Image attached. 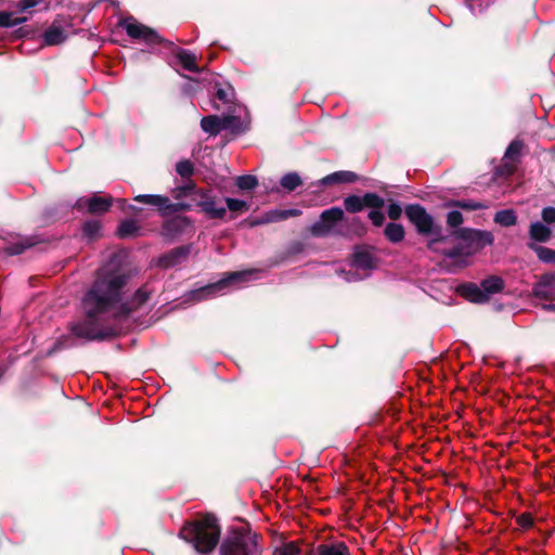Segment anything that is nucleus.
Here are the masks:
<instances>
[{
  "label": "nucleus",
  "mask_w": 555,
  "mask_h": 555,
  "mask_svg": "<svg viewBox=\"0 0 555 555\" xmlns=\"http://www.w3.org/2000/svg\"><path fill=\"white\" fill-rule=\"evenodd\" d=\"M129 276L108 272L96 278L81 299L83 319L70 326L73 333L88 341H104L118 337V322L143 306L151 296L145 286L135 291L131 301L121 302Z\"/></svg>",
  "instance_id": "nucleus-1"
},
{
  "label": "nucleus",
  "mask_w": 555,
  "mask_h": 555,
  "mask_svg": "<svg viewBox=\"0 0 555 555\" xmlns=\"http://www.w3.org/2000/svg\"><path fill=\"white\" fill-rule=\"evenodd\" d=\"M220 534L221 527L212 514L185 522L180 530V537L201 554H210L220 542Z\"/></svg>",
  "instance_id": "nucleus-2"
},
{
  "label": "nucleus",
  "mask_w": 555,
  "mask_h": 555,
  "mask_svg": "<svg viewBox=\"0 0 555 555\" xmlns=\"http://www.w3.org/2000/svg\"><path fill=\"white\" fill-rule=\"evenodd\" d=\"M263 537L249 525L230 528L219 544V555H262Z\"/></svg>",
  "instance_id": "nucleus-3"
},
{
  "label": "nucleus",
  "mask_w": 555,
  "mask_h": 555,
  "mask_svg": "<svg viewBox=\"0 0 555 555\" xmlns=\"http://www.w3.org/2000/svg\"><path fill=\"white\" fill-rule=\"evenodd\" d=\"M120 25L130 38L141 40L147 46L164 44L170 50L175 48L172 41L164 39L154 28L139 23L132 16L121 21Z\"/></svg>",
  "instance_id": "nucleus-4"
},
{
  "label": "nucleus",
  "mask_w": 555,
  "mask_h": 555,
  "mask_svg": "<svg viewBox=\"0 0 555 555\" xmlns=\"http://www.w3.org/2000/svg\"><path fill=\"white\" fill-rule=\"evenodd\" d=\"M255 272V270L230 272L223 279L215 283H210L203 287L192 291L191 298L195 301H202L211 298L216 296L218 293L222 292L229 285L246 281Z\"/></svg>",
  "instance_id": "nucleus-5"
},
{
  "label": "nucleus",
  "mask_w": 555,
  "mask_h": 555,
  "mask_svg": "<svg viewBox=\"0 0 555 555\" xmlns=\"http://www.w3.org/2000/svg\"><path fill=\"white\" fill-rule=\"evenodd\" d=\"M201 128L210 135H217L222 130H231L234 134L243 133L247 128L241 118L234 115H208L201 119Z\"/></svg>",
  "instance_id": "nucleus-6"
},
{
  "label": "nucleus",
  "mask_w": 555,
  "mask_h": 555,
  "mask_svg": "<svg viewBox=\"0 0 555 555\" xmlns=\"http://www.w3.org/2000/svg\"><path fill=\"white\" fill-rule=\"evenodd\" d=\"M133 199L154 207L162 217H168L180 211H189L192 208V205L189 203H172L168 196L159 194H139Z\"/></svg>",
  "instance_id": "nucleus-7"
},
{
  "label": "nucleus",
  "mask_w": 555,
  "mask_h": 555,
  "mask_svg": "<svg viewBox=\"0 0 555 555\" xmlns=\"http://www.w3.org/2000/svg\"><path fill=\"white\" fill-rule=\"evenodd\" d=\"M191 199L210 219H223L227 216V208L218 206V196L211 189L196 186Z\"/></svg>",
  "instance_id": "nucleus-8"
},
{
  "label": "nucleus",
  "mask_w": 555,
  "mask_h": 555,
  "mask_svg": "<svg viewBox=\"0 0 555 555\" xmlns=\"http://www.w3.org/2000/svg\"><path fill=\"white\" fill-rule=\"evenodd\" d=\"M453 236L461 240L469 250L470 256L476 251L494 243V236L490 231L460 228L453 231Z\"/></svg>",
  "instance_id": "nucleus-9"
},
{
  "label": "nucleus",
  "mask_w": 555,
  "mask_h": 555,
  "mask_svg": "<svg viewBox=\"0 0 555 555\" xmlns=\"http://www.w3.org/2000/svg\"><path fill=\"white\" fill-rule=\"evenodd\" d=\"M404 214L420 235L429 236L430 233L439 232L433 216L428 214L421 204L406 205L404 207Z\"/></svg>",
  "instance_id": "nucleus-10"
},
{
  "label": "nucleus",
  "mask_w": 555,
  "mask_h": 555,
  "mask_svg": "<svg viewBox=\"0 0 555 555\" xmlns=\"http://www.w3.org/2000/svg\"><path fill=\"white\" fill-rule=\"evenodd\" d=\"M385 206V199L376 193L367 192L363 196L348 195L344 198V208L349 214L362 211L365 207L382 209Z\"/></svg>",
  "instance_id": "nucleus-11"
},
{
  "label": "nucleus",
  "mask_w": 555,
  "mask_h": 555,
  "mask_svg": "<svg viewBox=\"0 0 555 555\" xmlns=\"http://www.w3.org/2000/svg\"><path fill=\"white\" fill-rule=\"evenodd\" d=\"M344 210L340 207H332L321 212L320 219L310 228V233L314 237L326 236L332 229L344 219Z\"/></svg>",
  "instance_id": "nucleus-12"
},
{
  "label": "nucleus",
  "mask_w": 555,
  "mask_h": 555,
  "mask_svg": "<svg viewBox=\"0 0 555 555\" xmlns=\"http://www.w3.org/2000/svg\"><path fill=\"white\" fill-rule=\"evenodd\" d=\"M113 204V197L92 195L90 197H80L76 201L74 208L77 210L87 209L90 215H102L109 210Z\"/></svg>",
  "instance_id": "nucleus-13"
},
{
  "label": "nucleus",
  "mask_w": 555,
  "mask_h": 555,
  "mask_svg": "<svg viewBox=\"0 0 555 555\" xmlns=\"http://www.w3.org/2000/svg\"><path fill=\"white\" fill-rule=\"evenodd\" d=\"M192 251V244L181 245L163 254L157 259V266L162 269H170L188 260Z\"/></svg>",
  "instance_id": "nucleus-14"
},
{
  "label": "nucleus",
  "mask_w": 555,
  "mask_h": 555,
  "mask_svg": "<svg viewBox=\"0 0 555 555\" xmlns=\"http://www.w3.org/2000/svg\"><path fill=\"white\" fill-rule=\"evenodd\" d=\"M191 221L186 216H173L167 218L162 225L160 234L163 237L172 240L182 233L190 227Z\"/></svg>",
  "instance_id": "nucleus-15"
},
{
  "label": "nucleus",
  "mask_w": 555,
  "mask_h": 555,
  "mask_svg": "<svg viewBox=\"0 0 555 555\" xmlns=\"http://www.w3.org/2000/svg\"><path fill=\"white\" fill-rule=\"evenodd\" d=\"M39 2H21L16 12L0 11V27L9 28L25 23L27 16H17V13H25Z\"/></svg>",
  "instance_id": "nucleus-16"
},
{
  "label": "nucleus",
  "mask_w": 555,
  "mask_h": 555,
  "mask_svg": "<svg viewBox=\"0 0 555 555\" xmlns=\"http://www.w3.org/2000/svg\"><path fill=\"white\" fill-rule=\"evenodd\" d=\"M457 294L461 297L474 304L488 302V295L485 292H482L480 286L473 282H467L459 285Z\"/></svg>",
  "instance_id": "nucleus-17"
},
{
  "label": "nucleus",
  "mask_w": 555,
  "mask_h": 555,
  "mask_svg": "<svg viewBox=\"0 0 555 555\" xmlns=\"http://www.w3.org/2000/svg\"><path fill=\"white\" fill-rule=\"evenodd\" d=\"M307 555H351L349 547L343 541L321 543L312 547Z\"/></svg>",
  "instance_id": "nucleus-18"
},
{
  "label": "nucleus",
  "mask_w": 555,
  "mask_h": 555,
  "mask_svg": "<svg viewBox=\"0 0 555 555\" xmlns=\"http://www.w3.org/2000/svg\"><path fill=\"white\" fill-rule=\"evenodd\" d=\"M300 215H301V210L296 209V208L274 209V210H270V211L266 212L261 219L253 221L251 225L255 227V225L269 223V222H279V221L286 220L291 217H298Z\"/></svg>",
  "instance_id": "nucleus-19"
},
{
  "label": "nucleus",
  "mask_w": 555,
  "mask_h": 555,
  "mask_svg": "<svg viewBox=\"0 0 555 555\" xmlns=\"http://www.w3.org/2000/svg\"><path fill=\"white\" fill-rule=\"evenodd\" d=\"M358 180L359 176L356 172L349 170H340L323 177L319 183L323 186H328L333 184L353 183Z\"/></svg>",
  "instance_id": "nucleus-20"
},
{
  "label": "nucleus",
  "mask_w": 555,
  "mask_h": 555,
  "mask_svg": "<svg viewBox=\"0 0 555 555\" xmlns=\"http://www.w3.org/2000/svg\"><path fill=\"white\" fill-rule=\"evenodd\" d=\"M42 43L47 47L64 43L68 38V33L56 26L50 25L42 34Z\"/></svg>",
  "instance_id": "nucleus-21"
},
{
  "label": "nucleus",
  "mask_w": 555,
  "mask_h": 555,
  "mask_svg": "<svg viewBox=\"0 0 555 555\" xmlns=\"http://www.w3.org/2000/svg\"><path fill=\"white\" fill-rule=\"evenodd\" d=\"M480 287L488 295L489 300L491 295L503 292L505 282L499 275H490L480 282Z\"/></svg>",
  "instance_id": "nucleus-22"
},
{
  "label": "nucleus",
  "mask_w": 555,
  "mask_h": 555,
  "mask_svg": "<svg viewBox=\"0 0 555 555\" xmlns=\"http://www.w3.org/2000/svg\"><path fill=\"white\" fill-rule=\"evenodd\" d=\"M552 231L551 229L540 222H532L529 228V236L531 240L539 242V243H545L551 238Z\"/></svg>",
  "instance_id": "nucleus-23"
},
{
  "label": "nucleus",
  "mask_w": 555,
  "mask_h": 555,
  "mask_svg": "<svg viewBox=\"0 0 555 555\" xmlns=\"http://www.w3.org/2000/svg\"><path fill=\"white\" fill-rule=\"evenodd\" d=\"M79 321L77 322H74L75 323H78ZM73 325V323H70L68 325V330L70 331V334L68 335H63L61 336L54 344L53 346L48 350L47 352V356L48 357H51L52 354H54L55 352L62 350V349H66V348H72V347H75L76 346V343H75V338H79L78 336H76L73 331L70 330V326Z\"/></svg>",
  "instance_id": "nucleus-24"
},
{
  "label": "nucleus",
  "mask_w": 555,
  "mask_h": 555,
  "mask_svg": "<svg viewBox=\"0 0 555 555\" xmlns=\"http://www.w3.org/2000/svg\"><path fill=\"white\" fill-rule=\"evenodd\" d=\"M139 233L140 227L138 225V222L132 219L121 221L116 231L117 236L122 240L135 237Z\"/></svg>",
  "instance_id": "nucleus-25"
},
{
  "label": "nucleus",
  "mask_w": 555,
  "mask_h": 555,
  "mask_svg": "<svg viewBox=\"0 0 555 555\" xmlns=\"http://www.w3.org/2000/svg\"><path fill=\"white\" fill-rule=\"evenodd\" d=\"M385 237L392 244H398L403 241L405 230L402 224L397 222H389L384 229Z\"/></svg>",
  "instance_id": "nucleus-26"
},
{
  "label": "nucleus",
  "mask_w": 555,
  "mask_h": 555,
  "mask_svg": "<svg viewBox=\"0 0 555 555\" xmlns=\"http://www.w3.org/2000/svg\"><path fill=\"white\" fill-rule=\"evenodd\" d=\"M38 241L35 237H25L18 242L11 243L5 246L4 251L9 256H16L23 254L28 248L35 246Z\"/></svg>",
  "instance_id": "nucleus-27"
},
{
  "label": "nucleus",
  "mask_w": 555,
  "mask_h": 555,
  "mask_svg": "<svg viewBox=\"0 0 555 555\" xmlns=\"http://www.w3.org/2000/svg\"><path fill=\"white\" fill-rule=\"evenodd\" d=\"M353 264L359 269H373L376 267V258L366 250H358L353 254Z\"/></svg>",
  "instance_id": "nucleus-28"
},
{
  "label": "nucleus",
  "mask_w": 555,
  "mask_h": 555,
  "mask_svg": "<svg viewBox=\"0 0 555 555\" xmlns=\"http://www.w3.org/2000/svg\"><path fill=\"white\" fill-rule=\"evenodd\" d=\"M177 57L182 67L192 73H199V67L196 64V56L188 50L178 49Z\"/></svg>",
  "instance_id": "nucleus-29"
},
{
  "label": "nucleus",
  "mask_w": 555,
  "mask_h": 555,
  "mask_svg": "<svg viewBox=\"0 0 555 555\" xmlns=\"http://www.w3.org/2000/svg\"><path fill=\"white\" fill-rule=\"evenodd\" d=\"M493 220L502 227H512L517 223V215L514 209H503L495 212Z\"/></svg>",
  "instance_id": "nucleus-30"
},
{
  "label": "nucleus",
  "mask_w": 555,
  "mask_h": 555,
  "mask_svg": "<svg viewBox=\"0 0 555 555\" xmlns=\"http://www.w3.org/2000/svg\"><path fill=\"white\" fill-rule=\"evenodd\" d=\"M528 247L537 254L540 261L544 263H555V249L534 243L528 244Z\"/></svg>",
  "instance_id": "nucleus-31"
},
{
  "label": "nucleus",
  "mask_w": 555,
  "mask_h": 555,
  "mask_svg": "<svg viewBox=\"0 0 555 555\" xmlns=\"http://www.w3.org/2000/svg\"><path fill=\"white\" fill-rule=\"evenodd\" d=\"M447 206L461 208L463 210L472 211V210H481L486 209L488 206L481 202H475L472 199H453L450 201Z\"/></svg>",
  "instance_id": "nucleus-32"
},
{
  "label": "nucleus",
  "mask_w": 555,
  "mask_h": 555,
  "mask_svg": "<svg viewBox=\"0 0 555 555\" xmlns=\"http://www.w3.org/2000/svg\"><path fill=\"white\" fill-rule=\"evenodd\" d=\"M224 201L227 204V208L231 212L229 217L230 220L235 219V214L247 211L249 208L248 204L242 199L225 197Z\"/></svg>",
  "instance_id": "nucleus-33"
},
{
  "label": "nucleus",
  "mask_w": 555,
  "mask_h": 555,
  "mask_svg": "<svg viewBox=\"0 0 555 555\" xmlns=\"http://www.w3.org/2000/svg\"><path fill=\"white\" fill-rule=\"evenodd\" d=\"M280 184L283 189L292 192L302 184V180L297 172H288L281 178Z\"/></svg>",
  "instance_id": "nucleus-34"
},
{
  "label": "nucleus",
  "mask_w": 555,
  "mask_h": 555,
  "mask_svg": "<svg viewBox=\"0 0 555 555\" xmlns=\"http://www.w3.org/2000/svg\"><path fill=\"white\" fill-rule=\"evenodd\" d=\"M524 145L525 144L521 140H513L505 151L504 158H506L509 162H518Z\"/></svg>",
  "instance_id": "nucleus-35"
},
{
  "label": "nucleus",
  "mask_w": 555,
  "mask_h": 555,
  "mask_svg": "<svg viewBox=\"0 0 555 555\" xmlns=\"http://www.w3.org/2000/svg\"><path fill=\"white\" fill-rule=\"evenodd\" d=\"M196 184L189 180L185 184L181 186H177L172 191V197L177 201L182 199L183 197H192L193 193L195 192Z\"/></svg>",
  "instance_id": "nucleus-36"
},
{
  "label": "nucleus",
  "mask_w": 555,
  "mask_h": 555,
  "mask_svg": "<svg viewBox=\"0 0 555 555\" xmlns=\"http://www.w3.org/2000/svg\"><path fill=\"white\" fill-rule=\"evenodd\" d=\"M235 184L240 190L250 191L258 185V179L251 175H244L236 178Z\"/></svg>",
  "instance_id": "nucleus-37"
},
{
  "label": "nucleus",
  "mask_w": 555,
  "mask_h": 555,
  "mask_svg": "<svg viewBox=\"0 0 555 555\" xmlns=\"http://www.w3.org/2000/svg\"><path fill=\"white\" fill-rule=\"evenodd\" d=\"M101 223L95 220L86 221L82 225V233L89 240H94L100 235Z\"/></svg>",
  "instance_id": "nucleus-38"
},
{
  "label": "nucleus",
  "mask_w": 555,
  "mask_h": 555,
  "mask_svg": "<svg viewBox=\"0 0 555 555\" xmlns=\"http://www.w3.org/2000/svg\"><path fill=\"white\" fill-rule=\"evenodd\" d=\"M441 254L450 259L470 256L469 250L467 249V247H465L463 242L457 244L453 248L442 250Z\"/></svg>",
  "instance_id": "nucleus-39"
},
{
  "label": "nucleus",
  "mask_w": 555,
  "mask_h": 555,
  "mask_svg": "<svg viewBox=\"0 0 555 555\" xmlns=\"http://www.w3.org/2000/svg\"><path fill=\"white\" fill-rule=\"evenodd\" d=\"M271 555H300V548L292 541L275 547Z\"/></svg>",
  "instance_id": "nucleus-40"
},
{
  "label": "nucleus",
  "mask_w": 555,
  "mask_h": 555,
  "mask_svg": "<svg viewBox=\"0 0 555 555\" xmlns=\"http://www.w3.org/2000/svg\"><path fill=\"white\" fill-rule=\"evenodd\" d=\"M216 98L224 104H230L234 100V90L231 87L222 88L216 83Z\"/></svg>",
  "instance_id": "nucleus-41"
},
{
  "label": "nucleus",
  "mask_w": 555,
  "mask_h": 555,
  "mask_svg": "<svg viewBox=\"0 0 555 555\" xmlns=\"http://www.w3.org/2000/svg\"><path fill=\"white\" fill-rule=\"evenodd\" d=\"M176 171L180 177L189 179L194 173V165L189 159L180 160L176 165Z\"/></svg>",
  "instance_id": "nucleus-42"
},
{
  "label": "nucleus",
  "mask_w": 555,
  "mask_h": 555,
  "mask_svg": "<svg viewBox=\"0 0 555 555\" xmlns=\"http://www.w3.org/2000/svg\"><path fill=\"white\" fill-rule=\"evenodd\" d=\"M51 25L68 33L73 27V17L70 15L57 14Z\"/></svg>",
  "instance_id": "nucleus-43"
},
{
  "label": "nucleus",
  "mask_w": 555,
  "mask_h": 555,
  "mask_svg": "<svg viewBox=\"0 0 555 555\" xmlns=\"http://www.w3.org/2000/svg\"><path fill=\"white\" fill-rule=\"evenodd\" d=\"M402 211H403V209L399 203H397L395 201H389V204L387 207V215L390 220H392V221L399 220L402 216Z\"/></svg>",
  "instance_id": "nucleus-44"
},
{
  "label": "nucleus",
  "mask_w": 555,
  "mask_h": 555,
  "mask_svg": "<svg viewBox=\"0 0 555 555\" xmlns=\"http://www.w3.org/2000/svg\"><path fill=\"white\" fill-rule=\"evenodd\" d=\"M463 223V215L459 210H451L447 215V224L450 228H457Z\"/></svg>",
  "instance_id": "nucleus-45"
},
{
  "label": "nucleus",
  "mask_w": 555,
  "mask_h": 555,
  "mask_svg": "<svg viewBox=\"0 0 555 555\" xmlns=\"http://www.w3.org/2000/svg\"><path fill=\"white\" fill-rule=\"evenodd\" d=\"M516 522L522 529L528 530L533 527L534 520L530 513H522L516 517Z\"/></svg>",
  "instance_id": "nucleus-46"
},
{
  "label": "nucleus",
  "mask_w": 555,
  "mask_h": 555,
  "mask_svg": "<svg viewBox=\"0 0 555 555\" xmlns=\"http://www.w3.org/2000/svg\"><path fill=\"white\" fill-rule=\"evenodd\" d=\"M367 217L372 221V224L375 227H382L385 222V215L380 211V209L371 208Z\"/></svg>",
  "instance_id": "nucleus-47"
},
{
  "label": "nucleus",
  "mask_w": 555,
  "mask_h": 555,
  "mask_svg": "<svg viewBox=\"0 0 555 555\" xmlns=\"http://www.w3.org/2000/svg\"><path fill=\"white\" fill-rule=\"evenodd\" d=\"M541 218H542L543 222L546 224L555 223V207H553V206L544 207L541 211Z\"/></svg>",
  "instance_id": "nucleus-48"
},
{
  "label": "nucleus",
  "mask_w": 555,
  "mask_h": 555,
  "mask_svg": "<svg viewBox=\"0 0 555 555\" xmlns=\"http://www.w3.org/2000/svg\"><path fill=\"white\" fill-rule=\"evenodd\" d=\"M533 295L537 298L548 300L552 298L551 292L546 288L545 285L539 284L533 288Z\"/></svg>",
  "instance_id": "nucleus-49"
},
{
  "label": "nucleus",
  "mask_w": 555,
  "mask_h": 555,
  "mask_svg": "<svg viewBox=\"0 0 555 555\" xmlns=\"http://www.w3.org/2000/svg\"><path fill=\"white\" fill-rule=\"evenodd\" d=\"M437 228L439 229V232L430 233L429 236H431V238H439V243L446 242L447 236L442 234V227L437 224Z\"/></svg>",
  "instance_id": "nucleus-50"
},
{
  "label": "nucleus",
  "mask_w": 555,
  "mask_h": 555,
  "mask_svg": "<svg viewBox=\"0 0 555 555\" xmlns=\"http://www.w3.org/2000/svg\"><path fill=\"white\" fill-rule=\"evenodd\" d=\"M439 243V238H430L427 241L426 247L429 250L438 251L437 244Z\"/></svg>",
  "instance_id": "nucleus-51"
},
{
  "label": "nucleus",
  "mask_w": 555,
  "mask_h": 555,
  "mask_svg": "<svg viewBox=\"0 0 555 555\" xmlns=\"http://www.w3.org/2000/svg\"><path fill=\"white\" fill-rule=\"evenodd\" d=\"M31 33L30 29H28V27H21L16 30V37L17 38H23V37H27L29 36Z\"/></svg>",
  "instance_id": "nucleus-52"
},
{
  "label": "nucleus",
  "mask_w": 555,
  "mask_h": 555,
  "mask_svg": "<svg viewBox=\"0 0 555 555\" xmlns=\"http://www.w3.org/2000/svg\"><path fill=\"white\" fill-rule=\"evenodd\" d=\"M544 308L548 311L555 312V305H553V304L545 305Z\"/></svg>",
  "instance_id": "nucleus-53"
},
{
  "label": "nucleus",
  "mask_w": 555,
  "mask_h": 555,
  "mask_svg": "<svg viewBox=\"0 0 555 555\" xmlns=\"http://www.w3.org/2000/svg\"><path fill=\"white\" fill-rule=\"evenodd\" d=\"M129 208L133 211V212H139L141 209L137 206H133V205H130Z\"/></svg>",
  "instance_id": "nucleus-54"
},
{
  "label": "nucleus",
  "mask_w": 555,
  "mask_h": 555,
  "mask_svg": "<svg viewBox=\"0 0 555 555\" xmlns=\"http://www.w3.org/2000/svg\"><path fill=\"white\" fill-rule=\"evenodd\" d=\"M506 167H508V173H511V175L514 173V171H515V166L514 165L513 166L506 165Z\"/></svg>",
  "instance_id": "nucleus-55"
},
{
  "label": "nucleus",
  "mask_w": 555,
  "mask_h": 555,
  "mask_svg": "<svg viewBox=\"0 0 555 555\" xmlns=\"http://www.w3.org/2000/svg\"><path fill=\"white\" fill-rule=\"evenodd\" d=\"M467 4V7H469V9L472 10V2L470 1H467L465 2Z\"/></svg>",
  "instance_id": "nucleus-56"
}]
</instances>
